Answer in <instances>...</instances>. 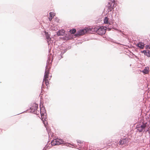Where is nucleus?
<instances>
[{"label": "nucleus", "mask_w": 150, "mask_h": 150, "mask_svg": "<svg viewBox=\"0 0 150 150\" xmlns=\"http://www.w3.org/2000/svg\"><path fill=\"white\" fill-rule=\"evenodd\" d=\"M66 38H65V39H66L67 40H69V37H67Z\"/></svg>", "instance_id": "b1692460"}, {"label": "nucleus", "mask_w": 150, "mask_h": 150, "mask_svg": "<svg viewBox=\"0 0 150 150\" xmlns=\"http://www.w3.org/2000/svg\"><path fill=\"white\" fill-rule=\"evenodd\" d=\"M149 68L148 67H145V68L142 70V72L144 74H147L149 72Z\"/></svg>", "instance_id": "2eb2a0df"}, {"label": "nucleus", "mask_w": 150, "mask_h": 150, "mask_svg": "<svg viewBox=\"0 0 150 150\" xmlns=\"http://www.w3.org/2000/svg\"><path fill=\"white\" fill-rule=\"evenodd\" d=\"M57 145L63 144L67 146H69L70 143H68L62 139H57Z\"/></svg>", "instance_id": "0eeeda50"}, {"label": "nucleus", "mask_w": 150, "mask_h": 150, "mask_svg": "<svg viewBox=\"0 0 150 150\" xmlns=\"http://www.w3.org/2000/svg\"><path fill=\"white\" fill-rule=\"evenodd\" d=\"M63 55V54H60V55H59V57H58V59H59V60H60V59L62 58L63 57V56H62V55Z\"/></svg>", "instance_id": "412c9836"}, {"label": "nucleus", "mask_w": 150, "mask_h": 150, "mask_svg": "<svg viewBox=\"0 0 150 150\" xmlns=\"http://www.w3.org/2000/svg\"><path fill=\"white\" fill-rule=\"evenodd\" d=\"M46 110L44 109V111H43V112H42L41 109H40V113L41 114V117L42 118H44V119H46V116L47 114L45 113Z\"/></svg>", "instance_id": "f8f14e48"}, {"label": "nucleus", "mask_w": 150, "mask_h": 150, "mask_svg": "<svg viewBox=\"0 0 150 150\" xmlns=\"http://www.w3.org/2000/svg\"><path fill=\"white\" fill-rule=\"evenodd\" d=\"M142 52L144 53L145 55L146 56L148 57H150V51L148 50H144L142 51Z\"/></svg>", "instance_id": "4468645a"}, {"label": "nucleus", "mask_w": 150, "mask_h": 150, "mask_svg": "<svg viewBox=\"0 0 150 150\" xmlns=\"http://www.w3.org/2000/svg\"><path fill=\"white\" fill-rule=\"evenodd\" d=\"M50 17H51V18H52V13L50 12Z\"/></svg>", "instance_id": "5701e85b"}, {"label": "nucleus", "mask_w": 150, "mask_h": 150, "mask_svg": "<svg viewBox=\"0 0 150 150\" xmlns=\"http://www.w3.org/2000/svg\"><path fill=\"white\" fill-rule=\"evenodd\" d=\"M147 123H143L142 125L139 124L136 126V128L137 131L139 132H144L145 131V129L147 126Z\"/></svg>", "instance_id": "f03ea898"}, {"label": "nucleus", "mask_w": 150, "mask_h": 150, "mask_svg": "<svg viewBox=\"0 0 150 150\" xmlns=\"http://www.w3.org/2000/svg\"><path fill=\"white\" fill-rule=\"evenodd\" d=\"M50 69L48 68V65H46L45 67V74L43 79V83H44L46 86H47L49 84L48 81L47 79L48 77V74H49Z\"/></svg>", "instance_id": "f257e3e1"}, {"label": "nucleus", "mask_w": 150, "mask_h": 150, "mask_svg": "<svg viewBox=\"0 0 150 150\" xmlns=\"http://www.w3.org/2000/svg\"><path fill=\"white\" fill-rule=\"evenodd\" d=\"M108 12L112 11H114V8L115 7V2H112V1L108 2Z\"/></svg>", "instance_id": "423d86ee"}, {"label": "nucleus", "mask_w": 150, "mask_h": 150, "mask_svg": "<svg viewBox=\"0 0 150 150\" xmlns=\"http://www.w3.org/2000/svg\"><path fill=\"white\" fill-rule=\"evenodd\" d=\"M48 146H46L42 150H46L47 149V148Z\"/></svg>", "instance_id": "4be33fe9"}, {"label": "nucleus", "mask_w": 150, "mask_h": 150, "mask_svg": "<svg viewBox=\"0 0 150 150\" xmlns=\"http://www.w3.org/2000/svg\"><path fill=\"white\" fill-rule=\"evenodd\" d=\"M67 50V49H64L62 50L61 51V54H63L65 53Z\"/></svg>", "instance_id": "6ab92c4d"}, {"label": "nucleus", "mask_w": 150, "mask_h": 150, "mask_svg": "<svg viewBox=\"0 0 150 150\" xmlns=\"http://www.w3.org/2000/svg\"><path fill=\"white\" fill-rule=\"evenodd\" d=\"M96 33L100 35H102L105 34L106 31L103 27H98L95 28Z\"/></svg>", "instance_id": "7ed1b4c3"}, {"label": "nucleus", "mask_w": 150, "mask_h": 150, "mask_svg": "<svg viewBox=\"0 0 150 150\" xmlns=\"http://www.w3.org/2000/svg\"><path fill=\"white\" fill-rule=\"evenodd\" d=\"M128 142V139L124 138L122 139H121L119 142L120 145H122L125 144H127Z\"/></svg>", "instance_id": "1a4fd4ad"}, {"label": "nucleus", "mask_w": 150, "mask_h": 150, "mask_svg": "<svg viewBox=\"0 0 150 150\" xmlns=\"http://www.w3.org/2000/svg\"><path fill=\"white\" fill-rule=\"evenodd\" d=\"M104 23L105 24H108L109 23L108 18L107 17H105L104 20Z\"/></svg>", "instance_id": "f3484780"}, {"label": "nucleus", "mask_w": 150, "mask_h": 150, "mask_svg": "<svg viewBox=\"0 0 150 150\" xmlns=\"http://www.w3.org/2000/svg\"><path fill=\"white\" fill-rule=\"evenodd\" d=\"M57 139H54V140H52L51 142V145L52 146H54L55 145H57Z\"/></svg>", "instance_id": "dca6fc26"}, {"label": "nucleus", "mask_w": 150, "mask_h": 150, "mask_svg": "<svg viewBox=\"0 0 150 150\" xmlns=\"http://www.w3.org/2000/svg\"><path fill=\"white\" fill-rule=\"evenodd\" d=\"M146 49H150V45H146L145 46Z\"/></svg>", "instance_id": "aec40b11"}, {"label": "nucleus", "mask_w": 150, "mask_h": 150, "mask_svg": "<svg viewBox=\"0 0 150 150\" xmlns=\"http://www.w3.org/2000/svg\"><path fill=\"white\" fill-rule=\"evenodd\" d=\"M65 30H59L57 32V35L58 36H63Z\"/></svg>", "instance_id": "ddd939ff"}, {"label": "nucleus", "mask_w": 150, "mask_h": 150, "mask_svg": "<svg viewBox=\"0 0 150 150\" xmlns=\"http://www.w3.org/2000/svg\"><path fill=\"white\" fill-rule=\"evenodd\" d=\"M26 112V111H24V112H22V113H21L20 114L22 113H23L24 112Z\"/></svg>", "instance_id": "393cba45"}, {"label": "nucleus", "mask_w": 150, "mask_h": 150, "mask_svg": "<svg viewBox=\"0 0 150 150\" xmlns=\"http://www.w3.org/2000/svg\"><path fill=\"white\" fill-rule=\"evenodd\" d=\"M38 105L37 104L33 103L32 104L31 106L30 107V109L31 110V112L35 114L38 115L37 113V109L38 108Z\"/></svg>", "instance_id": "20e7f679"}, {"label": "nucleus", "mask_w": 150, "mask_h": 150, "mask_svg": "<svg viewBox=\"0 0 150 150\" xmlns=\"http://www.w3.org/2000/svg\"><path fill=\"white\" fill-rule=\"evenodd\" d=\"M45 35L46 37V39H47V41L48 43V44H49V43H51V42L52 41L51 40V38L50 37L49 33L48 32H45Z\"/></svg>", "instance_id": "9d476101"}, {"label": "nucleus", "mask_w": 150, "mask_h": 150, "mask_svg": "<svg viewBox=\"0 0 150 150\" xmlns=\"http://www.w3.org/2000/svg\"><path fill=\"white\" fill-rule=\"evenodd\" d=\"M145 44L141 42H139L137 44V46L141 49H143L144 48Z\"/></svg>", "instance_id": "9b49d317"}, {"label": "nucleus", "mask_w": 150, "mask_h": 150, "mask_svg": "<svg viewBox=\"0 0 150 150\" xmlns=\"http://www.w3.org/2000/svg\"><path fill=\"white\" fill-rule=\"evenodd\" d=\"M87 30L86 29H84L78 30L76 34V36L82 35L87 32Z\"/></svg>", "instance_id": "6e6552de"}, {"label": "nucleus", "mask_w": 150, "mask_h": 150, "mask_svg": "<svg viewBox=\"0 0 150 150\" xmlns=\"http://www.w3.org/2000/svg\"><path fill=\"white\" fill-rule=\"evenodd\" d=\"M149 134H150V130L149 131Z\"/></svg>", "instance_id": "a878e982"}, {"label": "nucleus", "mask_w": 150, "mask_h": 150, "mask_svg": "<svg viewBox=\"0 0 150 150\" xmlns=\"http://www.w3.org/2000/svg\"><path fill=\"white\" fill-rule=\"evenodd\" d=\"M69 31L71 33L74 34L76 32V30L75 28H73L72 30H70Z\"/></svg>", "instance_id": "a211bd4d"}, {"label": "nucleus", "mask_w": 150, "mask_h": 150, "mask_svg": "<svg viewBox=\"0 0 150 150\" xmlns=\"http://www.w3.org/2000/svg\"><path fill=\"white\" fill-rule=\"evenodd\" d=\"M49 62H48V61H47V63L48 64Z\"/></svg>", "instance_id": "bb28decb"}, {"label": "nucleus", "mask_w": 150, "mask_h": 150, "mask_svg": "<svg viewBox=\"0 0 150 150\" xmlns=\"http://www.w3.org/2000/svg\"><path fill=\"white\" fill-rule=\"evenodd\" d=\"M76 141L77 142L78 145L79 146L78 147L77 145L74 146V145L73 144H69L73 146H74V147H75L77 149L79 150H80L82 148L84 147V144L83 143V141L79 140H76Z\"/></svg>", "instance_id": "39448f33"}]
</instances>
